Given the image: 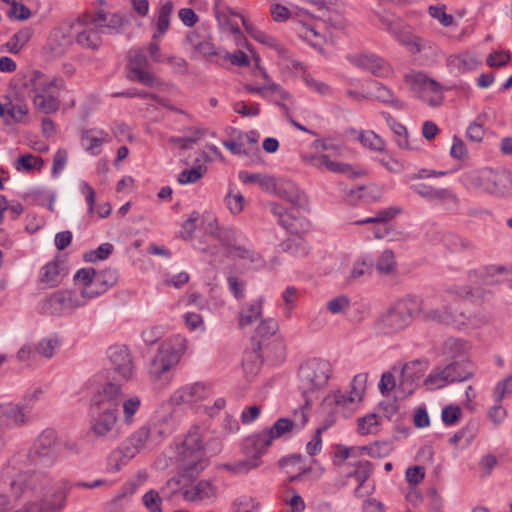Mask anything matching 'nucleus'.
Listing matches in <instances>:
<instances>
[{
	"label": "nucleus",
	"mask_w": 512,
	"mask_h": 512,
	"mask_svg": "<svg viewBox=\"0 0 512 512\" xmlns=\"http://www.w3.org/2000/svg\"><path fill=\"white\" fill-rule=\"evenodd\" d=\"M1 481L10 495L0 493V512H62L73 488L94 489L107 483L102 479L71 482L39 470L3 475Z\"/></svg>",
	"instance_id": "1"
},
{
	"label": "nucleus",
	"mask_w": 512,
	"mask_h": 512,
	"mask_svg": "<svg viewBox=\"0 0 512 512\" xmlns=\"http://www.w3.org/2000/svg\"><path fill=\"white\" fill-rule=\"evenodd\" d=\"M445 295H432L424 299L407 297L394 303L375 322L379 335L392 336L406 329L416 315L423 320L451 324L454 322Z\"/></svg>",
	"instance_id": "2"
},
{
	"label": "nucleus",
	"mask_w": 512,
	"mask_h": 512,
	"mask_svg": "<svg viewBox=\"0 0 512 512\" xmlns=\"http://www.w3.org/2000/svg\"><path fill=\"white\" fill-rule=\"evenodd\" d=\"M207 429L204 426L194 425L190 428L180 447V459L183 468L187 471L198 472L207 465V455H216L221 449L218 438H207Z\"/></svg>",
	"instance_id": "3"
},
{
	"label": "nucleus",
	"mask_w": 512,
	"mask_h": 512,
	"mask_svg": "<svg viewBox=\"0 0 512 512\" xmlns=\"http://www.w3.org/2000/svg\"><path fill=\"white\" fill-rule=\"evenodd\" d=\"M185 342V338L174 335L160 343L147 370L149 380L156 388L163 389L170 384L171 370L178 364Z\"/></svg>",
	"instance_id": "4"
},
{
	"label": "nucleus",
	"mask_w": 512,
	"mask_h": 512,
	"mask_svg": "<svg viewBox=\"0 0 512 512\" xmlns=\"http://www.w3.org/2000/svg\"><path fill=\"white\" fill-rule=\"evenodd\" d=\"M25 85L38 112L51 114L60 108V91L65 87L63 78L34 70L28 75Z\"/></svg>",
	"instance_id": "5"
},
{
	"label": "nucleus",
	"mask_w": 512,
	"mask_h": 512,
	"mask_svg": "<svg viewBox=\"0 0 512 512\" xmlns=\"http://www.w3.org/2000/svg\"><path fill=\"white\" fill-rule=\"evenodd\" d=\"M267 207L277 217V221L282 227L295 234L282 243L283 251L296 257L305 256L308 253V246L299 234L309 230V221L298 213L288 212L286 208L276 202L268 203Z\"/></svg>",
	"instance_id": "6"
},
{
	"label": "nucleus",
	"mask_w": 512,
	"mask_h": 512,
	"mask_svg": "<svg viewBox=\"0 0 512 512\" xmlns=\"http://www.w3.org/2000/svg\"><path fill=\"white\" fill-rule=\"evenodd\" d=\"M175 429L172 415L158 419L137 429L127 441L125 456L134 457L143 449H153L158 446Z\"/></svg>",
	"instance_id": "7"
},
{
	"label": "nucleus",
	"mask_w": 512,
	"mask_h": 512,
	"mask_svg": "<svg viewBox=\"0 0 512 512\" xmlns=\"http://www.w3.org/2000/svg\"><path fill=\"white\" fill-rule=\"evenodd\" d=\"M220 242L226 248L227 256L238 261L247 269L264 266L263 257L256 252L250 242L235 229L229 228L220 235Z\"/></svg>",
	"instance_id": "8"
},
{
	"label": "nucleus",
	"mask_w": 512,
	"mask_h": 512,
	"mask_svg": "<svg viewBox=\"0 0 512 512\" xmlns=\"http://www.w3.org/2000/svg\"><path fill=\"white\" fill-rule=\"evenodd\" d=\"M107 18L108 14L102 8H99L94 15L84 12L74 18L75 43L84 49H98L103 33L98 23L105 22Z\"/></svg>",
	"instance_id": "9"
},
{
	"label": "nucleus",
	"mask_w": 512,
	"mask_h": 512,
	"mask_svg": "<svg viewBox=\"0 0 512 512\" xmlns=\"http://www.w3.org/2000/svg\"><path fill=\"white\" fill-rule=\"evenodd\" d=\"M426 369V363L419 360L406 363L401 371V379L396 385L394 376L386 372L381 376L379 389L383 395H388L393 389L396 390V396L405 398L413 393L417 381L423 376Z\"/></svg>",
	"instance_id": "10"
},
{
	"label": "nucleus",
	"mask_w": 512,
	"mask_h": 512,
	"mask_svg": "<svg viewBox=\"0 0 512 512\" xmlns=\"http://www.w3.org/2000/svg\"><path fill=\"white\" fill-rule=\"evenodd\" d=\"M376 16L382 29L409 52L419 54L423 50V39L413 33L411 26L401 17L391 13H377Z\"/></svg>",
	"instance_id": "11"
},
{
	"label": "nucleus",
	"mask_w": 512,
	"mask_h": 512,
	"mask_svg": "<svg viewBox=\"0 0 512 512\" xmlns=\"http://www.w3.org/2000/svg\"><path fill=\"white\" fill-rule=\"evenodd\" d=\"M368 375L360 373L354 376L349 391H333L328 394L323 402L325 408H330L333 413L346 416V412L358 405L364 396Z\"/></svg>",
	"instance_id": "12"
},
{
	"label": "nucleus",
	"mask_w": 512,
	"mask_h": 512,
	"mask_svg": "<svg viewBox=\"0 0 512 512\" xmlns=\"http://www.w3.org/2000/svg\"><path fill=\"white\" fill-rule=\"evenodd\" d=\"M332 367L329 361L312 358L304 362L298 372L300 389L304 394L323 388L331 377Z\"/></svg>",
	"instance_id": "13"
},
{
	"label": "nucleus",
	"mask_w": 512,
	"mask_h": 512,
	"mask_svg": "<svg viewBox=\"0 0 512 512\" xmlns=\"http://www.w3.org/2000/svg\"><path fill=\"white\" fill-rule=\"evenodd\" d=\"M411 91L431 106H438L443 100L442 89L439 83L429 78L425 73L412 71L404 77Z\"/></svg>",
	"instance_id": "14"
},
{
	"label": "nucleus",
	"mask_w": 512,
	"mask_h": 512,
	"mask_svg": "<svg viewBox=\"0 0 512 512\" xmlns=\"http://www.w3.org/2000/svg\"><path fill=\"white\" fill-rule=\"evenodd\" d=\"M58 457L57 437L53 430H44L34 441L28 451L32 464L52 466Z\"/></svg>",
	"instance_id": "15"
},
{
	"label": "nucleus",
	"mask_w": 512,
	"mask_h": 512,
	"mask_svg": "<svg viewBox=\"0 0 512 512\" xmlns=\"http://www.w3.org/2000/svg\"><path fill=\"white\" fill-rule=\"evenodd\" d=\"M76 298V292L71 290H57L45 297L40 303V311L46 315L62 316L81 307Z\"/></svg>",
	"instance_id": "16"
},
{
	"label": "nucleus",
	"mask_w": 512,
	"mask_h": 512,
	"mask_svg": "<svg viewBox=\"0 0 512 512\" xmlns=\"http://www.w3.org/2000/svg\"><path fill=\"white\" fill-rule=\"evenodd\" d=\"M214 13L219 29L232 35L237 45H242L245 39L240 31V22L243 24L247 20L220 0L214 3Z\"/></svg>",
	"instance_id": "17"
},
{
	"label": "nucleus",
	"mask_w": 512,
	"mask_h": 512,
	"mask_svg": "<svg viewBox=\"0 0 512 512\" xmlns=\"http://www.w3.org/2000/svg\"><path fill=\"white\" fill-rule=\"evenodd\" d=\"M148 66V59L142 50L132 49L129 51L128 78L152 88H159L162 82L148 70Z\"/></svg>",
	"instance_id": "18"
},
{
	"label": "nucleus",
	"mask_w": 512,
	"mask_h": 512,
	"mask_svg": "<svg viewBox=\"0 0 512 512\" xmlns=\"http://www.w3.org/2000/svg\"><path fill=\"white\" fill-rule=\"evenodd\" d=\"M185 42L193 48L195 54L208 61H217L222 57L223 51L214 45L209 29L204 26L189 31Z\"/></svg>",
	"instance_id": "19"
},
{
	"label": "nucleus",
	"mask_w": 512,
	"mask_h": 512,
	"mask_svg": "<svg viewBox=\"0 0 512 512\" xmlns=\"http://www.w3.org/2000/svg\"><path fill=\"white\" fill-rule=\"evenodd\" d=\"M75 42L74 18L61 22L49 35L46 49L52 56L63 55Z\"/></svg>",
	"instance_id": "20"
},
{
	"label": "nucleus",
	"mask_w": 512,
	"mask_h": 512,
	"mask_svg": "<svg viewBox=\"0 0 512 512\" xmlns=\"http://www.w3.org/2000/svg\"><path fill=\"white\" fill-rule=\"evenodd\" d=\"M212 395L211 388L202 382L188 383L177 388L169 397L172 406H191L209 398Z\"/></svg>",
	"instance_id": "21"
},
{
	"label": "nucleus",
	"mask_w": 512,
	"mask_h": 512,
	"mask_svg": "<svg viewBox=\"0 0 512 512\" xmlns=\"http://www.w3.org/2000/svg\"><path fill=\"white\" fill-rule=\"evenodd\" d=\"M125 393L120 384L106 382L101 385L92 397V407L97 410H110L118 413V408Z\"/></svg>",
	"instance_id": "22"
},
{
	"label": "nucleus",
	"mask_w": 512,
	"mask_h": 512,
	"mask_svg": "<svg viewBox=\"0 0 512 512\" xmlns=\"http://www.w3.org/2000/svg\"><path fill=\"white\" fill-rule=\"evenodd\" d=\"M118 413L110 410H98L91 421V432L98 438L115 440L119 436Z\"/></svg>",
	"instance_id": "23"
},
{
	"label": "nucleus",
	"mask_w": 512,
	"mask_h": 512,
	"mask_svg": "<svg viewBox=\"0 0 512 512\" xmlns=\"http://www.w3.org/2000/svg\"><path fill=\"white\" fill-rule=\"evenodd\" d=\"M411 189L427 201L440 204L447 210L458 207L459 200L451 189L435 188L426 184L413 185Z\"/></svg>",
	"instance_id": "24"
},
{
	"label": "nucleus",
	"mask_w": 512,
	"mask_h": 512,
	"mask_svg": "<svg viewBox=\"0 0 512 512\" xmlns=\"http://www.w3.org/2000/svg\"><path fill=\"white\" fill-rule=\"evenodd\" d=\"M274 187L275 188H273L271 193L284 199L297 208L290 212L301 215L299 209H305L308 204L306 194L294 182L286 179H275Z\"/></svg>",
	"instance_id": "25"
},
{
	"label": "nucleus",
	"mask_w": 512,
	"mask_h": 512,
	"mask_svg": "<svg viewBox=\"0 0 512 512\" xmlns=\"http://www.w3.org/2000/svg\"><path fill=\"white\" fill-rule=\"evenodd\" d=\"M67 274L66 262L57 256L39 269L37 279L43 288H53L60 285Z\"/></svg>",
	"instance_id": "26"
},
{
	"label": "nucleus",
	"mask_w": 512,
	"mask_h": 512,
	"mask_svg": "<svg viewBox=\"0 0 512 512\" xmlns=\"http://www.w3.org/2000/svg\"><path fill=\"white\" fill-rule=\"evenodd\" d=\"M308 421V414L305 408H300L295 410L293 414V418H280L278 419L273 426L264 431L265 434L270 438V441L273 442L274 439L280 438L281 436L286 435L287 433L293 431H299L302 429Z\"/></svg>",
	"instance_id": "27"
},
{
	"label": "nucleus",
	"mask_w": 512,
	"mask_h": 512,
	"mask_svg": "<svg viewBox=\"0 0 512 512\" xmlns=\"http://www.w3.org/2000/svg\"><path fill=\"white\" fill-rule=\"evenodd\" d=\"M350 62L377 77H388L392 73L391 66L375 54L359 53L349 56Z\"/></svg>",
	"instance_id": "28"
},
{
	"label": "nucleus",
	"mask_w": 512,
	"mask_h": 512,
	"mask_svg": "<svg viewBox=\"0 0 512 512\" xmlns=\"http://www.w3.org/2000/svg\"><path fill=\"white\" fill-rule=\"evenodd\" d=\"M114 370L124 379L133 377L134 365L129 349L125 345H113L107 351Z\"/></svg>",
	"instance_id": "29"
},
{
	"label": "nucleus",
	"mask_w": 512,
	"mask_h": 512,
	"mask_svg": "<svg viewBox=\"0 0 512 512\" xmlns=\"http://www.w3.org/2000/svg\"><path fill=\"white\" fill-rule=\"evenodd\" d=\"M482 63L479 55L473 51H463L458 54L450 55L446 60V65L451 72L464 74L477 69Z\"/></svg>",
	"instance_id": "30"
},
{
	"label": "nucleus",
	"mask_w": 512,
	"mask_h": 512,
	"mask_svg": "<svg viewBox=\"0 0 512 512\" xmlns=\"http://www.w3.org/2000/svg\"><path fill=\"white\" fill-rule=\"evenodd\" d=\"M471 345L459 338H448L442 346V355L447 361H456L470 365Z\"/></svg>",
	"instance_id": "31"
},
{
	"label": "nucleus",
	"mask_w": 512,
	"mask_h": 512,
	"mask_svg": "<svg viewBox=\"0 0 512 512\" xmlns=\"http://www.w3.org/2000/svg\"><path fill=\"white\" fill-rule=\"evenodd\" d=\"M112 140L111 135L97 128L86 129L81 132L80 142L83 149L92 156H97L102 151V145Z\"/></svg>",
	"instance_id": "32"
},
{
	"label": "nucleus",
	"mask_w": 512,
	"mask_h": 512,
	"mask_svg": "<svg viewBox=\"0 0 512 512\" xmlns=\"http://www.w3.org/2000/svg\"><path fill=\"white\" fill-rule=\"evenodd\" d=\"M183 498L191 502L209 501L216 498L217 488L209 481L202 480L181 488Z\"/></svg>",
	"instance_id": "33"
},
{
	"label": "nucleus",
	"mask_w": 512,
	"mask_h": 512,
	"mask_svg": "<svg viewBox=\"0 0 512 512\" xmlns=\"http://www.w3.org/2000/svg\"><path fill=\"white\" fill-rule=\"evenodd\" d=\"M372 472L373 466L369 461L359 460L353 464V469L347 473L348 478H354L357 482V486L354 489V495L357 498L365 497L370 493L365 483L370 478Z\"/></svg>",
	"instance_id": "34"
},
{
	"label": "nucleus",
	"mask_w": 512,
	"mask_h": 512,
	"mask_svg": "<svg viewBox=\"0 0 512 512\" xmlns=\"http://www.w3.org/2000/svg\"><path fill=\"white\" fill-rule=\"evenodd\" d=\"M272 444L264 431L247 437L242 444V451L246 457L261 460V456Z\"/></svg>",
	"instance_id": "35"
},
{
	"label": "nucleus",
	"mask_w": 512,
	"mask_h": 512,
	"mask_svg": "<svg viewBox=\"0 0 512 512\" xmlns=\"http://www.w3.org/2000/svg\"><path fill=\"white\" fill-rule=\"evenodd\" d=\"M264 298L259 297L244 303L238 314V323L240 328L252 326L262 318Z\"/></svg>",
	"instance_id": "36"
},
{
	"label": "nucleus",
	"mask_w": 512,
	"mask_h": 512,
	"mask_svg": "<svg viewBox=\"0 0 512 512\" xmlns=\"http://www.w3.org/2000/svg\"><path fill=\"white\" fill-rule=\"evenodd\" d=\"M2 404L6 428H20L29 423L30 417L28 413L24 411L20 403L3 402Z\"/></svg>",
	"instance_id": "37"
},
{
	"label": "nucleus",
	"mask_w": 512,
	"mask_h": 512,
	"mask_svg": "<svg viewBox=\"0 0 512 512\" xmlns=\"http://www.w3.org/2000/svg\"><path fill=\"white\" fill-rule=\"evenodd\" d=\"M29 112L26 101L16 92L6 95V114L15 122H24Z\"/></svg>",
	"instance_id": "38"
},
{
	"label": "nucleus",
	"mask_w": 512,
	"mask_h": 512,
	"mask_svg": "<svg viewBox=\"0 0 512 512\" xmlns=\"http://www.w3.org/2000/svg\"><path fill=\"white\" fill-rule=\"evenodd\" d=\"M122 412V421L125 425L131 426L136 421V415L141 409L142 400L138 395L124 396L120 403Z\"/></svg>",
	"instance_id": "39"
},
{
	"label": "nucleus",
	"mask_w": 512,
	"mask_h": 512,
	"mask_svg": "<svg viewBox=\"0 0 512 512\" xmlns=\"http://www.w3.org/2000/svg\"><path fill=\"white\" fill-rule=\"evenodd\" d=\"M174 9L172 1L167 0L160 4L157 10L156 31L154 38H162L170 27V17Z\"/></svg>",
	"instance_id": "40"
},
{
	"label": "nucleus",
	"mask_w": 512,
	"mask_h": 512,
	"mask_svg": "<svg viewBox=\"0 0 512 512\" xmlns=\"http://www.w3.org/2000/svg\"><path fill=\"white\" fill-rule=\"evenodd\" d=\"M34 35V29L26 26L14 33L6 43V48L10 53H19Z\"/></svg>",
	"instance_id": "41"
},
{
	"label": "nucleus",
	"mask_w": 512,
	"mask_h": 512,
	"mask_svg": "<svg viewBox=\"0 0 512 512\" xmlns=\"http://www.w3.org/2000/svg\"><path fill=\"white\" fill-rule=\"evenodd\" d=\"M448 372L449 369H444L443 367L433 369L425 380V384L430 389H440L453 383V377Z\"/></svg>",
	"instance_id": "42"
},
{
	"label": "nucleus",
	"mask_w": 512,
	"mask_h": 512,
	"mask_svg": "<svg viewBox=\"0 0 512 512\" xmlns=\"http://www.w3.org/2000/svg\"><path fill=\"white\" fill-rule=\"evenodd\" d=\"M239 179L244 183H257L268 193H271L274 187L275 178L260 173H249L247 171L239 172Z\"/></svg>",
	"instance_id": "43"
},
{
	"label": "nucleus",
	"mask_w": 512,
	"mask_h": 512,
	"mask_svg": "<svg viewBox=\"0 0 512 512\" xmlns=\"http://www.w3.org/2000/svg\"><path fill=\"white\" fill-rule=\"evenodd\" d=\"M402 213V208L391 206L379 210L375 216L367 217L355 222L356 225L372 224V223H387Z\"/></svg>",
	"instance_id": "44"
},
{
	"label": "nucleus",
	"mask_w": 512,
	"mask_h": 512,
	"mask_svg": "<svg viewBox=\"0 0 512 512\" xmlns=\"http://www.w3.org/2000/svg\"><path fill=\"white\" fill-rule=\"evenodd\" d=\"M316 164L319 167H325L333 173H343L347 175L357 176L358 173L354 172L353 168L346 163L336 162L329 159L325 154L316 157Z\"/></svg>",
	"instance_id": "45"
},
{
	"label": "nucleus",
	"mask_w": 512,
	"mask_h": 512,
	"mask_svg": "<svg viewBox=\"0 0 512 512\" xmlns=\"http://www.w3.org/2000/svg\"><path fill=\"white\" fill-rule=\"evenodd\" d=\"M262 461L256 458L246 457V459L238 460L233 463H227L223 465V468L233 474H247L251 470L258 468Z\"/></svg>",
	"instance_id": "46"
},
{
	"label": "nucleus",
	"mask_w": 512,
	"mask_h": 512,
	"mask_svg": "<svg viewBox=\"0 0 512 512\" xmlns=\"http://www.w3.org/2000/svg\"><path fill=\"white\" fill-rule=\"evenodd\" d=\"M44 166V161L38 156L30 153L20 156L14 164V167L19 172H29L32 170H41Z\"/></svg>",
	"instance_id": "47"
},
{
	"label": "nucleus",
	"mask_w": 512,
	"mask_h": 512,
	"mask_svg": "<svg viewBox=\"0 0 512 512\" xmlns=\"http://www.w3.org/2000/svg\"><path fill=\"white\" fill-rule=\"evenodd\" d=\"M373 96L377 100H379L385 104H389L395 108L403 107L402 102L395 96L393 91L391 89H389L388 87L384 86L383 84H381L380 82L374 83Z\"/></svg>",
	"instance_id": "48"
},
{
	"label": "nucleus",
	"mask_w": 512,
	"mask_h": 512,
	"mask_svg": "<svg viewBox=\"0 0 512 512\" xmlns=\"http://www.w3.org/2000/svg\"><path fill=\"white\" fill-rule=\"evenodd\" d=\"M386 122L390 129L393 131L395 135V141L399 148L401 149H410L409 141H408V132L405 126L398 123L393 117L390 115H385Z\"/></svg>",
	"instance_id": "49"
},
{
	"label": "nucleus",
	"mask_w": 512,
	"mask_h": 512,
	"mask_svg": "<svg viewBox=\"0 0 512 512\" xmlns=\"http://www.w3.org/2000/svg\"><path fill=\"white\" fill-rule=\"evenodd\" d=\"M380 417L375 413H370L358 419L357 431L360 435L376 434L379 431Z\"/></svg>",
	"instance_id": "50"
},
{
	"label": "nucleus",
	"mask_w": 512,
	"mask_h": 512,
	"mask_svg": "<svg viewBox=\"0 0 512 512\" xmlns=\"http://www.w3.org/2000/svg\"><path fill=\"white\" fill-rule=\"evenodd\" d=\"M444 369H449V374L453 377V382H462L472 376V371L469 364H464L456 361H449Z\"/></svg>",
	"instance_id": "51"
},
{
	"label": "nucleus",
	"mask_w": 512,
	"mask_h": 512,
	"mask_svg": "<svg viewBox=\"0 0 512 512\" xmlns=\"http://www.w3.org/2000/svg\"><path fill=\"white\" fill-rule=\"evenodd\" d=\"M396 261L392 250L386 249L382 252L376 263V269L381 274H391L395 271Z\"/></svg>",
	"instance_id": "52"
},
{
	"label": "nucleus",
	"mask_w": 512,
	"mask_h": 512,
	"mask_svg": "<svg viewBox=\"0 0 512 512\" xmlns=\"http://www.w3.org/2000/svg\"><path fill=\"white\" fill-rule=\"evenodd\" d=\"M118 281V273L115 269H105L96 273V284L105 293L113 287Z\"/></svg>",
	"instance_id": "53"
},
{
	"label": "nucleus",
	"mask_w": 512,
	"mask_h": 512,
	"mask_svg": "<svg viewBox=\"0 0 512 512\" xmlns=\"http://www.w3.org/2000/svg\"><path fill=\"white\" fill-rule=\"evenodd\" d=\"M43 394L44 391L40 387L30 388L25 392L20 405L29 416L35 403L42 398Z\"/></svg>",
	"instance_id": "54"
},
{
	"label": "nucleus",
	"mask_w": 512,
	"mask_h": 512,
	"mask_svg": "<svg viewBox=\"0 0 512 512\" xmlns=\"http://www.w3.org/2000/svg\"><path fill=\"white\" fill-rule=\"evenodd\" d=\"M225 203L229 211L232 214L237 215L243 211L245 206V199L240 192H235L230 189L225 197Z\"/></svg>",
	"instance_id": "55"
},
{
	"label": "nucleus",
	"mask_w": 512,
	"mask_h": 512,
	"mask_svg": "<svg viewBox=\"0 0 512 512\" xmlns=\"http://www.w3.org/2000/svg\"><path fill=\"white\" fill-rule=\"evenodd\" d=\"M299 293L294 286H288L282 293L283 311L287 317L291 316L293 309L296 307Z\"/></svg>",
	"instance_id": "56"
},
{
	"label": "nucleus",
	"mask_w": 512,
	"mask_h": 512,
	"mask_svg": "<svg viewBox=\"0 0 512 512\" xmlns=\"http://www.w3.org/2000/svg\"><path fill=\"white\" fill-rule=\"evenodd\" d=\"M359 140L363 146L372 150L382 151L385 147V142L381 137L373 131H365L359 134Z\"/></svg>",
	"instance_id": "57"
},
{
	"label": "nucleus",
	"mask_w": 512,
	"mask_h": 512,
	"mask_svg": "<svg viewBox=\"0 0 512 512\" xmlns=\"http://www.w3.org/2000/svg\"><path fill=\"white\" fill-rule=\"evenodd\" d=\"M113 248L111 243H103L97 249L86 252L84 254V260L86 262L105 260L112 254Z\"/></svg>",
	"instance_id": "58"
},
{
	"label": "nucleus",
	"mask_w": 512,
	"mask_h": 512,
	"mask_svg": "<svg viewBox=\"0 0 512 512\" xmlns=\"http://www.w3.org/2000/svg\"><path fill=\"white\" fill-rule=\"evenodd\" d=\"M462 410L458 405L449 404L442 409L441 418L446 426L455 425L462 418Z\"/></svg>",
	"instance_id": "59"
},
{
	"label": "nucleus",
	"mask_w": 512,
	"mask_h": 512,
	"mask_svg": "<svg viewBox=\"0 0 512 512\" xmlns=\"http://www.w3.org/2000/svg\"><path fill=\"white\" fill-rule=\"evenodd\" d=\"M243 26L245 30L259 43L264 44L269 47L276 46V40L265 32L255 28L248 21H243Z\"/></svg>",
	"instance_id": "60"
},
{
	"label": "nucleus",
	"mask_w": 512,
	"mask_h": 512,
	"mask_svg": "<svg viewBox=\"0 0 512 512\" xmlns=\"http://www.w3.org/2000/svg\"><path fill=\"white\" fill-rule=\"evenodd\" d=\"M108 14V18L103 23H98L99 27L102 29L103 33L107 30L109 33L117 32L120 28H122L127 20L118 13Z\"/></svg>",
	"instance_id": "61"
},
{
	"label": "nucleus",
	"mask_w": 512,
	"mask_h": 512,
	"mask_svg": "<svg viewBox=\"0 0 512 512\" xmlns=\"http://www.w3.org/2000/svg\"><path fill=\"white\" fill-rule=\"evenodd\" d=\"M59 345L57 338H44L35 346V352L45 358H51Z\"/></svg>",
	"instance_id": "62"
},
{
	"label": "nucleus",
	"mask_w": 512,
	"mask_h": 512,
	"mask_svg": "<svg viewBox=\"0 0 512 512\" xmlns=\"http://www.w3.org/2000/svg\"><path fill=\"white\" fill-rule=\"evenodd\" d=\"M508 395H512V374L499 381L493 389L495 402L500 403Z\"/></svg>",
	"instance_id": "63"
},
{
	"label": "nucleus",
	"mask_w": 512,
	"mask_h": 512,
	"mask_svg": "<svg viewBox=\"0 0 512 512\" xmlns=\"http://www.w3.org/2000/svg\"><path fill=\"white\" fill-rule=\"evenodd\" d=\"M143 503L150 512H162V499L158 491L149 490L143 496Z\"/></svg>",
	"instance_id": "64"
}]
</instances>
